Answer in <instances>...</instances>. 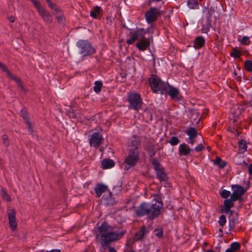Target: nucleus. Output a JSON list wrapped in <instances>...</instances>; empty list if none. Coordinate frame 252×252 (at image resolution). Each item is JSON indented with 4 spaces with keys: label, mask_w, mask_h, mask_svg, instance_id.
Masks as SVG:
<instances>
[{
    "label": "nucleus",
    "mask_w": 252,
    "mask_h": 252,
    "mask_svg": "<svg viewBox=\"0 0 252 252\" xmlns=\"http://www.w3.org/2000/svg\"><path fill=\"white\" fill-rule=\"evenodd\" d=\"M114 228L105 221L94 229L96 241L100 244L104 250H108L109 252H117L111 244L120 240L126 233V229L114 231Z\"/></svg>",
    "instance_id": "obj_1"
},
{
    "label": "nucleus",
    "mask_w": 252,
    "mask_h": 252,
    "mask_svg": "<svg viewBox=\"0 0 252 252\" xmlns=\"http://www.w3.org/2000/svg\"><path fill=\"white\" fill-rule=\"evenodd\" d=\"M163 209L161 200H156L155 203L141 202L139 206L134 207V214L137 217L147 216L150 220L158 217Z\"/></svg>",
    "instance_id": "obj_2"
},
{
    "label": "nucleus",
    "mask_w": 252,
    "mask_h": 252,
    "mask_svg": "<svg viewBox=\"0 0 252 252\" xmlns=\"http://www.w3.org/2000/svg\"><path fill=\"white\" fill-rule=\"evenodd\" d=\"M147 31L143 28L132 30L129 32L126 43L128 45L132 44L135 41H138L136 44V48L141 51L146 50L150 45V41L145 37Z\"/></svg>",
    "instance_id": "obj_3"
},
{
    "label": "nucleus",
    "mask_w": 252,
    "mask_h": 252,
    "mask_svg": "<svg viewBox=\"0 0 252 252\" xmlns=\"http://www.w3.org/2000/svg\"><path fill=\"white\" fill-rule=\"evenodd\" d=\"M139 159V151L128 150L127 155L123 163L125 170L128 171L129 169L135 166Z\"/></svg>",
    "instance_id": "obj_4"
},
{
    "label": "nucleus",
    "mask_w": 252,
    "mask_h": 252,
    "mask_svg": "<svg viewBox=\"0 0 252 252\" xmlns=\"http://www.w3.org/2000/svg\"><path fill=\"white\" fill-rule=\"evenodd\" d=\"M76 45L79 49L80 54L82 56H90L95 53V49L88 40H80L77 42Z\"/></svg>",
    "instance_id": "obj_5"
},
{
    "label": "nucleus",
    "mask_w": 252,
    "mask_h": 252,
    "mask_svg": "<svg viewBox=\"0 0 252 252\" xmlns=\"http://www.w3.org/2000/svg\"><path fill=\"white\" fill-rule=\"evenodd\" d=\"M127 101L129 103L128 107L135 110H139L143 104L141 95L136 93H129L127 95Z\"/></svg>",
    "instance_id": "obj_6"
},
{
    "label": "nucleus",
    "mask_w": 252,
    "mask_h": 252,
    "mask_svg": "<svg viewBox=\"0 0 252 252\" xmlns=\"http://www.w3.org/2000/svg\"><path fill=\"white\" fill-rule=\"evenodd\" d=\"M152 164L156 171L157 178L160 182L167 180L168 177L164 171L163 167L160 166V164L158 159L154 158L152 160Z\"/></svg>",
    "instance_id": "obj_7"
},
{
    "label": "nucleus",
    "mask_w": 252,
    "mask_h": 252,
    "mask_svg": "<svg viewBox=\"0 0 252 252\" xmlns=\"http://www.w3.org/2000/svg\"><path fill=\"white\" fill-rule=\"evenodd\" d=\"M161 15L159 10L155 7H151L145 13V17L149 24L155 22Z\"/></svg>",
    "instance_id": "obj_8"
},
{
    "label": "nucleus",
    "mask_w": 252,
    "mask_h": 252,
    "mask_svg": "<svg viewBox=\"0 0 252 252\" xmlns=\"http://www.w3.org/2000/svg\"><path fill=\"white\" fill-rule=\"evenodd\" d=\"M231 188L233 189V192L231 196L233 199H235L237 200H241L242 196L247 190V188L245 189L239 185H232Z\"/></svg>",
    "instance_id": "obj_9"
},
{
    "label": "nucleus",
    "mask_w": 252,
    "mask_h": 252,
    "mask_svg": "<svg viewBox=\"0 0 252 252\" xmlns=\"http://www.w3.org/2000/svg\"><path fill=\"white\" fill-rule=\"evenodd\" d=\"M0 68L2 69L3 72H5L8 78L10 79L14 80L18 85V86L19 88L22 90L24 89V86L22 84V81L19 78L17 77L15 75L13 74L7 68V67L5 66L4 64L0 62Z\"/></svg>",
    "instance_id": "obj_10"
},
{
    "label": "nucleus",
    "mask_w": 252,
    "mask_h": 252,
    "mask_svg": "<svg viewBox=\"0 0 252 252\" xmlns=\"http://www.w3.org/2000/svg\"><path fill=\"white\" fill-rule=\"evenodd\" d=\"M7 214L10 229L14 231L17 227L15 211L14 209H9L7 211Z\"/></svg>",
    "instance_id": "obj_11"
},
{
    "label": "nucleus",
    "mask_w": 252,
    "mask_h": 252,
    "mask_svg": "<svg viewBox=\"0 0 252 252\" xmlns=\"http://www.w3.org/2000/svg\"><path fill=\"white\" fill-rule=\"evenodd\" d=\"M103 138L101 133L98 132H94L90 139L89 143L91 146L97 148L100 146Z\"/></svg>",
    "instance_id": "obj_12"
},
{
    "label": "nucleus",
    "mask_w": 252,
    "mask_h": 252,
    "mask_svg": "<svg viewBox=\"0 0 252 252\" xmlns=\"http://www.w3.org/2000/svg\"><path fill=\"white\" fill-rule=\"evenodd\" d=\"M148 81L152 92L154 93H158V88L161 82L160 79L156 75H153L151 77L149 78Z\"/></svg>",
    "instance_id": "obj_13"
},
{
    "label": "nucleus",
    "mask_w": 252,
    "mask_h": 252,
    "mask_svg": "<svg viewBox=\"0 0 252 252\" xmlns=\"http://www.w3.org/2000/svg\"><path fill=\"white\" fill-rule=\"evenodd\" d=\"M236 201H237V200L233 199L231 196H230V199H225L223 201L224 209H221V212L225 214L228 213H232L231 208L234 207V202Z\"/></svg>",
    "instance_id": "obj_14"
},
{
    "label": "nucleus",
    "mask_w": 252,
    "mask_h": 252,
    "mask_svg": "<svg viewBox=\"0 0 252 252\" xmlns=\"http://www.w3.org/2000/svg\"><path fill=\"white\" fill-rule=\"evenodd\" d=\"M190 120L194 126H198L202 119V116L199 117V113L197 110L191 109L189 110Z\"/></svg>",
    "instance_id": "obj_15"
},
{
    "label": "nucleus",
    "mask_w": 252,
    "mask_h": 252,
    "mask_svg": "<svg viewBox=\"0 0 252 252\" xmlns=\"http://www.w3.org/2000/svg\"><path fill=\"white\" fill-rule=\"evenodd\" d=\"M39 14L42 17L43 20L49 23H51L53 21V17L51 14L46 11L44 7H41L37 10Z\"/></svg>",
    "instance_id": "obj_16"
},
{
    "label": "nucleus",
    "mask_w": 252,
    "mask_h": 252,
    "mask_svg": "<svg viewBox=\"0 0 252 252\" xmlns=\"http://www.w3.org/2000/svg\"><path fill=\"white\" fill-rule=\"evenodd\" d=\"M193 150L186 143H183L179 146V155L180 156H188Z\"/></svg>",
    "instance_id": "obj_17"
},
{
    "label": "nucleus",
    "mask_w": 252,
    "mask_h": 252,
    "mask_svg": "<svg viewBox=\"0 0 252 252\" xmlns=\"http://www.w3.org/2000/svg\"><path fill=\"white\" fill-rule=\"evenodd\" d=\"M141 146V140L138 136L135 135L133 136L132 139L130 142L129 147H131L129 150H136L139 151L138 149Z\"/></svg>",
    "instance_id": "obj_18"
},
{
    "label": "nucleus",
    "mask_w": 252,
    "mask_h": 252,
    "mask_svg": "<svg viewBox=\"0 0 252 252\" xmlns=\"http://www.w3.org/2000/svg\"><path fill=\"white\" fill-rule=\"evenodd\" d=\"M150 230L149 228H146L145 226L143 225L140 227V230L137 231L134 236V239L136 241H139L141 240L143 237L149 232Z\"/></svg>",
    "instance_id": "obj_19"
},
{
    "label": "nucleus",
    "mask_w": 252,
    "mask_h": 252,
    "mask_svg": "<svg viewBox=\"0 0 252 252\" xmlns=\"http://www.w3.org/2000/svg\"><path fill=\"white\" fill-rule=\"evenodd\" d=\"M108 189V187L104 184L98 183L94 188V191L97 197H99L103 193L106 192Z\"/></svg>",
    "instance_id": "obj_20"
},
{
    "label": "nucleus",
    "mask_w": 252,
    "mask_h": 252,
    "mask_svg": "<svg viewBox=\"0 0 252 252\" xmlns=\"http://www.w3.org/2000/svg\"><path fill=\"white\" fill-rule=\"evenodd\" d=\"M205 43V40L203 36H197L193 41V47L196 49H199L204 46Z\"/></svg>",
    "instance_id": "obj_21"
},
{
    "label": "nucleus",
    "mask_w": 252,
    "mask_h": 252,
    "mask_svg": "<svg viewBox=\"0 0 252 252\" xmlns=\"http://www.w3.org/2000/svg\"><path fill=\"white\" fill-rule=\"evenodd\" d=\"M170 86L168 83L161 81L158 88V92H159L161 94H167Z\"/></svg>",
    "instance_id": "obj_22"
},
{
    "label": "nucleus",
    "mask_w": 252,
    "mask_h": 252,
    "mask_svg": "<svg viewBox=\"0 0 252 252\" xmlns=\"http://www.w3.org/2000/svg\"><path fill=\"white\" fill-rule=\"evenodd\" d=\"M215 10L214 8H208L205 7L203 9V12L206 13V21L212 23V16L214 14Z\"/></svg>",
    "instance_id": "obj_23"
},
{
    "label": "nucleus",
    "mask_w": 252,
    "mask_h": 252,
    "mask_svg": "<svg viewBox=\"0 0 252 252\" xmlns=\"http://www.w3.org/2000/svg\"><path fill=\"white\" fill-rule=\"evenodd\" d=\"M212 162L220 169H223L227 165V162L222 160L220 157H217L215 159L212 160Z\"/></svg>",
    "instance_id": "obj_24"
},
{
    "label": "nucleus",
    "mask_w": 252,
    "mask_h": 252,
    "mask_svg": "<svg viewBox=\"0 0 252 252\" xmlns=\"http://www.w3.org/2000/svg\"><path fill=\"white\" fill-rule=\"evenodd\" d=\"M115 164V162L111 159H104L101 161L102 168L108 169L113 167Z\"/></svg>",
    "instance_id": "obj_25"
},
{
    "label": "nucleus",
    "mask_w": 252,
    "mask_h": 252,
    "mask_svg": "<svg viewBox=\"0 0 252 252\" xmlns=\"http://www.w3.org/2000/svg\"><path fill=\"white\" fill-rule=\"evenodd\" d=\"M172 99H176L179 94V91L178 89L170 86L167 93Z\"/></svg>",
    "instance_id": "obj_26"
},
{
    "label": "nucleus",
    "mask_w": 252,
    "mask_h": 252,
    "mask_svg": "<svg viewBox=\"0 0 252 252\" xmlns=\"http://www.w3.org/2000/svg\"><path fill=\"white\" fill-rule=\"evenodd\" d=\"M238 149L239 153L243 154L247 150V145L246 141L242 139L238 142Z\"/></svg>",
    "instance_id": "obj_27"
},
{
    "label": "nucleus",
    "mask_w": 252,
    "mask_h": 252,
    "mask_svg": "<svg viewBox=\"0 0 252 252\" xmlns=\"http://www.w3.org/2000/svg\"><path fill=\"white\" fill-rule=\"evenodd\" d=\"M186 134L189 136V138H195L197 135V131L195 128L189 127L186 131Z\"/></svg>",
    "instance_id": "obj_28"
},
{
    "label": "nucleus",
    "mask_w": 252,
    "mask_h": 252,
    "mask_svg": "<svg viewBox=\"0 0 252 252\" xmlns=\"http://www.w3.org/2000/svg\"><path fill=\"white\" fill-rule=\"evenodd\" d=\"M101 8L98 6H94L90 11V15L92 17L96 19L100 14Z\"/></svg>",
    "instance_id": "obj_29"
},
{
    "label": "nucleus",
    "mask_w": 252,
    "mask_h": 252,
    "mask_svg": "<svg viewBox=\"0 0 252 252\" xmlns=\"http://www.w3.org/2000/svg\"><path fill=\"white\" fill-rule=\"evenodd\" d=\"M188 7L192 9H198L199 4L197 0H188L187 1Z\"/></svg>",
    "instance_id": "obj_30"
},
{
    "label": "nucleus",
    "mask_w": 252,
    "mask_h": 252,
    "mask_svg": "<svg viewBox=\"0 0 252 252\" xmlns=\"http://www.w3.org/2000/svg\"><path fill=\"white\" fill-rule=\"evenodd\" d=\"M238 223V219L236 217H233L230 219L229 220V230H232L234 229L237 225Z\"/></svg>",
    "instance_id": "obj_31"
},
{
    "label": "nucleus",
    "mask_w": 252,
    "mask_h": 252,
    "mask_svg": "<svg viewBox=\"0 0 252 252\" xmlns=\"http://www.w3.org/2000/svg\"><path fill=\"white\" fill-rule=\"evenodd\" d=\"M243 68L249 72H252V61L246 60L244 62Z\"/></svg>",
    "instance_id": "obj_32"
},
{
    "label": "nucleus",
    "mask_w": 252,
    "mask_h": 252,
    "mask_svg": "<svg viewBox=\"0 0 252 252\" xmlns=\"http://www.w3.org/2000/svg\"><path fill=\"white\" fill-rule=\"evenodd\" d=\"M241 51L237 49V47L232 49V52L230 54L231 57L235 59L239 58L242 56Z\"/></svg>",
    "instance_id": "obj_33"
},
{
    "label": "nucleus",
    "mask_w": 252,
    "mask_h": 252,
    "mask_svg": "<svg viewBox=\"0 0 252 252\" xmlns=\"http://www.w3.org/2000/svg\"><path fill=\"white\" fill-rule=\"evenodd\" d=\"M103 84L102 82L100 81H96L94 82V90L96 93H99L100 92Z\"/></svg>",
    "instance_id": "obj_34"
},
{
    "label": "nucleus",
    "mask_w": 252,
    "mask_h": 252,
    "mask_svg": "<svg viewBox=\"0 0 252 252\" xmlns=\"http://www.w3.org/2000/svg\"><path fill=\"white\" fill-rule=\"evenodd\" d=\"M211 26V22L206 21L205 24L203 26L201 29L202 32L204 33H207L209 31Z\"/></svg>",
    "instance_id": "obj_35"
},
{
    "label": "nucleus",
    "mask_w": 252,
    "mask_h": 252,
    "mask_svg": "<svg viewBox=\"0 0 252 252\" xmlns=\"http://www.w3.org/2000/svg\"><path fill=\"white\" fill-rule=\"evenodd\" d=\"M147 151L149 153L150 156L151 157H153L156 155V152L155 150L154 145H151L147 147V148L146 149Z\"/></svg>",
    "instance_id": "obj_36"
},
{
    "label": "nucleus",
    "mask_w": 252,
    "mask_h": 252,
    "mask_svg": "<svg viewBox=\"0 0 252 252\" xmlns=\"http://www.w3.org/2000/svg\"><path fill=\"white\" fill-rule=\"evenodd\" d=\"M1 196L3 199L5 200L7 202H10L11 201V197L8 194L6 191L2 189L1 190Z\"/></svg>",
    "instance_id": "obj_37"
},
{
    "label": "nucleus",
    "mask_w": 252,
    "mask_h": 252,
    "mask_svg": "<svg viewBox=\"0 0 252 252\" xmlns=\"http://www.w3.org/2000/svg\"><path fill=\"white\" fill-rule=\"evenodd\" d=\"M21 116L24 119V122L29 121V117L27 111L25 109H22L20 112Z\"/></svg>",
    "instance_id": "obj_38"
},
{
    "label": "nucleus",
    "mask_w": 252,
    "mask_h": 252,
    "mask_svg": "<svg viewBox=\"0 0 252 252\" xmlns=\"http://www.w3.org/2000/svg\"><path fill=\"white\" fill-rule=\"evenodd\" d=\"M239 41L243 45H248L250 43V38L248 36H244Z\"/></svg>",
    "instance_id": "obj_39"
},
{
    "label": "nucleus",
    "mask_w": 252,
    "mask_h": 252,
    "mask_svg": "<svg viewBox=\"0 0 252 252\" xmlns=\"http://www.w3.org/2000/svg\"><path fill=\"white\" fill-rule=\"evenodd\" d=\"M241 247L240 243L238 242H233L231 244L230 248L234 252L238 251Z\"/></svg>",
    "instance_id": "obj_40"
},
{
    "label": "nucleus",
    "mask_w": 252,
    "mask_h": 252,
    "mask_svg": "<svg viewBox=\"0 0 252 252\" xmlns=\"http://www.w3.org/2000/svg\"><path fill=\"white\" fill-rule=\"evenodd\" d=\"M230 192L226 189H223L220 193L221 197L225 199H227V198L230 195Z\"/></svg>",
    "instance_id": "obj_41"
},
{
    "label": "nucleus",
    "mask_w": 252,
    "mask_h": 252,
    "mask_svg": "<svg viewBox=\"0 0 252 252\" xmlns=\"http://www.w3.org/2000/svg\"><path fill=\"white\" fill-rule=\"evenodd\" d=\"M169 142L171 145L175 146L179 144L180 140L176 136H173Z\"/></svg>",
    "instance_id": "obj_42"
},
{
    "label": "nucleus",
    "mask_w": 252,
    "mask_h": 252,
    "mask_svg": "<svg viewBox=\"0 0 252 252\" xmlns=\"http://www.w3.org/2000/svg\"><path fill=\"white\" fill-rule=\"evenodd\" d=\"M226 220L225 216L223 215H221L220 217L219 220V223L220 226L223 227L225 224L226 223Z\"/></svg>",
    "instance_id": "obj_43"
},
{
    "label": "nucleus",
    "mask_w": 252,
    "mask_h": 252,
    "mask_svg": "<svg viewBox=\"0 0 252 252\" xmlns=\"http://www.w3.org/2000/svg\"><path fill=\"white\" fill-rule=\"evenodd\" d=\"M1 138L3 142V144L6 147L9 145V141L8 140V136L6 134H4L2 136Z\"/></svg>",
    "instance_id": "obj_44"
},
{
    "label": "nucleus",
    "mask_w": 252,
    "mask_h": 252,
    "mask_svg": "<svg viewBox=\"0 0 252 252\" xmlns=\"http://www.w3.org/2000/svg\"><path fill=\"white\" fill-rule=\"evenodd\" d=\"M32 3L34 4V6L36 7L37 10L39 9L40 8L42 7L41 5L40 2L38 0H31Z\"/></svg>",
    "instance_id": "obj_45"
},
{
    "label": "nucleus",
    "mask_w": 252,
    "mask_h": 252,
    "mask_svg": "<svg viewBox=\"0 0 252 252\" xmlns=\"http://www.w3.org/2000/svg\"><path fill=\"white\" fill-rule=\"evenodd\" d=\"M155 235L158 238H161L163 236V230L162 228L157 229L155 230Z\"/></svg>",
    "instance_id": "obj_46"
},
{
    "label": "nucleus",
    "mask_w": 252,
    "mask_h": 252,
    "mask_svg": "<svg viewBox=\"0 0 252 252\" xmlns=\"http://www.w3.org/2000/svg\"><path fill=\"white\" fill-rule=\"evenodd\" d=\"M204 149H205V147L203 145V144H200L198 145L194 149V150L196 151V152H201L202 150H203Z\"/></svg>",
    "instance_id": "obj_47"
},
{
    "label": "nucleus",
    "mask_w": 252,
    "mask_h": 252,
    "mask_svg": "<svg viewBox=\"0 0 252 252\" xmlns=\"http://www.w3.org/2000/svg\"><path fill=\"white\" fill-rule=\"evenodd\" d=\"M56 18L59 23H62L63 22V20H64L63 16V13L62 14H59V15H57L56 16Z\"/></svg>",
    "instance_id": "obj_48"
},
{
    "label": "nucleus",
    "mask_w": 252,
    "mask_h": 252,
    "mask_svg": "<svg viewBox=\"0 0 252 252\" xmlns=\"http://www.w3.org/2000/svg\"><path fill=\"white\" fill-rule=\"evenodd\" d=\"M52 9H53L54 10L55 12H56V14L57 15H59V14H62V10L59 8H58L57 5H56L55 7H54V8H52Z\"/></svg>",
    "instance_id": "obj_49"
},
{
    "label": "nucleus",
    "mask_w": 252,
    "mask_h": 252,
    "mask_svg": "<svg viewBox=\"0 0 252 252\" xmlns=\"http://www.w3.org/2000/svg\"><path fill=\"white\" fill-rule=\"evenodd\" d=\"M27 125H28V128L29 129V131L31 132H32V124L30 123L29 121H27V122H25Z\"/></svg>",
    "instance_id": "obj_50"
},
{
    "label": "nucleus",
    "mask_w": 252,
    "mask_h": 252,
    "mask_svg": "<svg viewBox=\"0 0 252 252\" xmlns=\"http://www.w3.org/2000/svg\"><path fill=\"white\" fill-rule=\"evenodd\" d=\"M46 2L48 3L49 6L51 8H54V7L56 5L55 4H53L50 0H46Z\"/></svg>",
    "instance_id": "obj_51"
},
{
    "label": "nucleus",
    "mask_w": 252,
    "mask_h": 252,
    "mask_svg": "<svg viewBox=\"0 0 252 252\" xmlns=\"http://www.w3.org/2000/svg\"><path fill=\"white\" fill-rule=\"evenodd\" d=\"M195 138H192L191 139V138H188L187 139V142L191 144V145H193L195 142Z\"/></svg>",
    "instance_id": "obj_52"
},
{
    "label": "nucleus",
    "mask_w": 252,
    "mask_h": 252,
    "mask_svg": "<svg viewBox=\"0 0 252 252\" xmlns=\"http://www.w3.org/2000/svg\"><path fill=\"white\" fill-rule=\"evenodd\" d=\"M248 170L250 175L252 176V163L249 165Z\"/></svg>",
    "instance_id": "obj_53"
},
{
    "label": "nucleus",
    "mask_w": 252,
    "mask_h": 252,
    "mask_svg": "<svg viewBox=\"0 0 252 252\" xmlns=\"http://www.w3.org/2000/svg\"><path fill=\"white\" fill-rule=\"evenodd\" d=\"M8 19L11 23H13L15 20V18L14 16H10L8 18Z\"/></svg>",
    "instance_id": "obj_54"
},
{
    "label": "nucleus",
    "mask_w": 252,
    "mask_h": 252,
    "mask_svg": "<svg viewBox=\"0 0 252 252\" xmlns=\"http://www.w3.org/2000/svg\"><path fill=\"white\" fill-rule=\"evenodd\" d=\"M46 252H61V251L58 249H53L51 251H47Z\"/></svg>",
    "instance_id": "obj_55"
},
{
    "label": "nucleus",
    "mask_w": 252,
    "mask_h": 252,
    "mask_svg": "<svg viewBox=\"0 0 252 252\" xmlns=\"http://www.w3.org/2000/svg\"><path fill=\"white\" fill-rule=\"evenodd\" d=\"M225 252H234L230 248L226 250Z\"/></svg>",
    "instance_id": "obj_56"
},
{
    "label": "nucleus",
    "mask_w": 252,
    "mask_h": 252,
    "mask_svg": "<svg viewBox=\"0 0 252 252\" xmlns=\"http://www.w3.org/2000/svg\"><path fill=\"white\" fill-rule=\"evenodd\" d=\"M249 125H248V126H245V128H246V129L248 128V126L250 125V124H251V123H250V122H251V118H249Z\"/></svg>",
    "instance_id": "obj_57"
},
{
    "label": "nucleus",
    "mask_w": 252,
    "mask_h": 252,
    "mask_svg": "<svg viewBox=\"0 0 252 252\" xmlns=\"http://www.w3.org/2000/svg\"><path fill=\"white\" fill-rule=\"evenodd\" d=\"M233 123L234 125H237V121L236 119H234L233 120Z\"/></svg>",
    "instance_id": "obj_58"
},
{
    "label": "nucleus",
    "mask_w": 252,
    "mask_h": 252,
    "mask_svg": "<svg viewBox=\"0 0 252 252\" xmlns=\"http://www.w3.org/2000/svg\"><path fill=\"white\" fill-rule=\"evenodd\" d=\"M123 28H125L126 29V30H130V32L132 30H130L129 29L126 25H124L123 26Z\"/></svg>",
    "instance_id": "obj_59"
},
{
    "label": "nucleus",
    "mask_w": 252,
    "mask_h": 252,
    "mask_svg": "<svg viewBox=\"0 0 252 252\" xmlns=\"http://www.w3.org/2000/svg\"><path fill=\"white\" fill-rule=\"evenodd\" d=\"M249 104L251 106H252V99L249 101Z\"/></svg>",
    "instance_id": "obj_60"
},
{
    "label": "nucleus",
    "mask_w": 252,
    "mask_h": 252,
    "mask_svg": "<svg viewBox=\"0 0 252 252\" xmlns=\"http://www.w3.org/2000/svg\"><path fill=\"white\" fill-rule=\"evenodd\" d=\"M206 252H214V251L212 250H207Z\"/></svg>",
    "instance_id": "obj_61"
},
{
    "label": "nucleus",
    "mask_w": 252,
    "mask_h": 252,
    "mask_svg": "<svg viewBox=\"0 0 252 252\" xmlns=\"http://www.w3.org/2000/svg\"><path fill=\"white\" fill-rule=\"evenodd\" d=\"M161 0H153V1H156V2L160 1Z\"/></svg>",
    "instance_id": "obj_62"
},
{
    "label": "nucleus",
    "mask_w": 252,
    "mask_h": 252,
    "mask_svg": "<svg viewBox=\"0 0 252 252\" xmlns=\"http://www.w3.org/2000/svg\"><path fill=\"white\" fill-rule=\"evenodd\" d=\"M129 252H135L134 250H131Z\"/></svg>",
    "instance_id": "obj_63"
},
{
    "label": "nucleus",
    "mask_w": 252,
    "mask_h": 252,
    "mask_svg": "<svg viewBox=\"0 0 252 252\" xmlns=\"http://www.w3.org/2000/svg\"><path fill=\"white\" fill-rule=\"evenodd\" d=\"M220 231L222 232V229H221V228H220Z\"/></svg>",
    "instance_id": "obj_64"
}]
</instances>
